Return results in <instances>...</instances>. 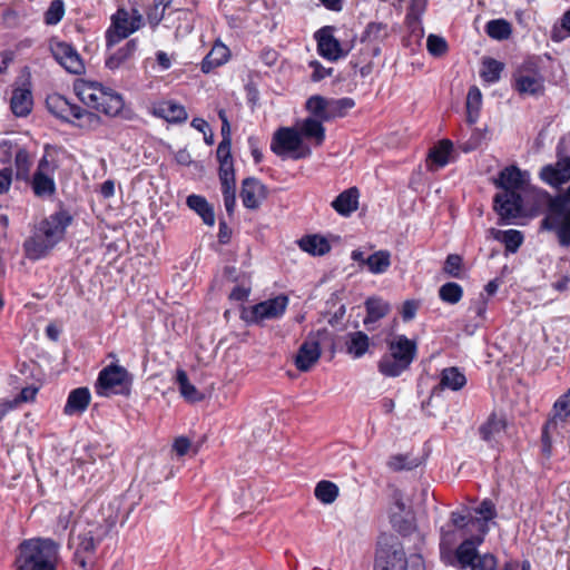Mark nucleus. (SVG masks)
<instances>
[{
	"mask_svg": "<svg viewBox=\"0 0 570 570\" xmlns=\"http://www.w3.org/2000/svg\"><path fill=\"white\" fill-rule=\"evenodd\" d=\"M321 357L320 343L316 340H306L295 357V365L301 372H307Z\"/></svg>",
	"mask_w": 570,
	"mask_h": 570,
	"instance_id": "19",
	"label": "nucleus"
},
{
	"mask_svg": "<svg viewBox=\"0 0 570 570\" xmlns=\"http://www.w3.org/2000/svg\"><path fill=\"white\" fill-rule=\"evenodd\" d=\"M65 14V3L62 0L51 1L48 10L45 12V22L55 26L61 21Z\"/></svg>",
	"mask_w": 570,
	"mask_h": 570,
	"instance_id": "54",
	"label": "nucleus"
},
{
	"mask_svg": "<svg viewBox=\"0 0 570 570\" xmlns=\"http://www.w3.org/2000/svg\"><path fill=\"white\" fill-rule=\"evenodd\" d=\"M468 532H461L456 529H442L440 541L441 560H445L446 553H453L452 548L460 538H463Z\"/></svg>",
	"mask_w": 570,
	"mask_h": 570,
	"instance_id": "43",
	"label": "nucleus"
},
{
	"mask_svg": "<svg viewBox=\"0 0 570 570\" xmlns=\"http://www.w3.org/2000/svg\"><path fill=\"white\" fill-rule=\"evenodd\" d=\"M485 31L489 37L495 40H505L512 32L511 24L504 19L489 21L485 26Z\"/></svg>",
	"mask_w": 570,
	"mask_h": 570,
	"instance_id": "48",
	"label": "nucleus"
},
{
	"mask_svg": "<svg viewBox=\"0 0 570 570\" xmlns=\"http://www.w3.org/2000/svg\"><path fill=\"white\" fill-rule=\"evenodd\" d=\"M504 421L499 419L495 414H492L488 421L480 426V434L484 441L491 442L504 431Z\"/></svg>",
	"mask_w": 570,
	"mask_h": 570,
	"instance_id": "41",
	"label": "nucleus"
},
{
	"mask_svg": "<svg viewBox=\"0 0 570 570\" xmlns=\"http://www.w3.org/2000/svg\"><path fill=\"white\" fill-rule=\"evenodd\" d=\"M78 97L85 105L109 117L118 116L124 108L121 95L99 82H83L78 88Z\"/></svg>",
	"mask_w": 570,
	"mask_h": 570,
	"instance_id": "4",
	"label": "nucleus"
},
{
	"mask_svg": "<svg viewBox=\"0 0 570 570\" xmlns=\"http://www.w3.org/2000/svg\"><path fill=\"white\" fill-rule=\"evenodd\" d=\"M46 105L53 116L82 129H96L101 122L98 115L71 102L59 94L49 95Z\"/></svg>",
	"mask_w": 570,
	"mask_h": 570,
	"instance_id": "3",
	"label": "nucleus"
},
{
	"mask_svg": "<svg viewBox=\"0 0 570 570\" xmlns=\"http://www.w3.org/2000/svg\"><path fill=\"white\" fill-rule=\"evenodd\" d=\"M364 266L372 274H383L391 266V253L386 249H380L366 257Z\"/></svg>",
	"mask_w": 570,
	"mask_h": 570,
	"instance_id": "35",
	"label": "nucleus"
},
{
	"mask_svg": "<svg viewBox=\"0 0 570 570\" xmlns=\"http://www.w3.org/2000/svg\"><path fill=\"white\" fill-rule=\"evenodd\" d=\"M33 105L32 95L29 88L18 87L12 91L10 108L17 117H26L31 112Z\"/></svg>",
	"mask_w": 570,
	"mask_h": 570,
	"instance_id": "24",
	"label": "nucleus"
},
{
	"mask_svg": "<svg viewBox=\"0 0 570 570\" xmlns=\"http://www.w3.org/2000/svg\"><path fill=\"white\" fill-rule=\"evenodd\" d=\"M288 297L278 295L255 304L242 313V318L249 324H259L266 320L279 318L286 311Z\"/></svg>",
	"mask_w": 570,
	"mask_h": 570,
	"instance_id": "9",
	"label": "nucleus"
},
{
	"mask_svg": "<svg viewBox=\"0 0 570 570\" xmlns=\"http://www.w3.org/2000/svg\"><path fill=\"white\" fill-rule=\"evenodd\" d=\"M186 203L190 209L196 212L202 217L206 225L213 226L215 224L214 209L205 197L199 195H189Z\"/></svg>",
	"mask_w": 570,
	"mask_h": 570,
	"instance_id": "33",
	"label": "nucleus"
},
{
	"mask_svg": "<svg viewBox=\"0 0 570 570\" xmlns=\"http://www.w3.org/2000/svg\"><path fill=\"white\" fill-rule=\"evenodd\" d=\"M303 138L314 139L315 145L320 146L325 140V128L320 119L307 117L299 125L297 130Z\"/></svg>",
	"mask_w": 570,
	"mask_h": 570,
	"instance_id": "29",
	"label": "nucleus"
},
{
	"mask_svg": "<svg viewBox=\"0 0 570 570\" xmlns=\"http://www.w3.org/2000/svg\"><path fill=\"white\" fill-rule=\"evenodd\" d=\"M504 65L493 58H485L482 61L480 75L485 82L494 83L499 81Z\"/></svg>",
	"mask_w": 570,
	"mask_h": 570,
	"instance_id": "44",
	"label": "nucleus"
},
{
	"mask_svg": "<svg viewBox=\"0 0 570 570\" xmlns=\"http://www.w3.org/2000/svg\"><path fill=\"white\" fill-rule=\"evenodd\" d=\"M71 216L65 212H57L49 217L42 219L37 228L52 242L58 244L65 236L67 227L71 224Z\"/></svg>",
	"mask_w": 570,
	"mask_h": 570,
	"instance_id": "14",
	"label": "nucleus"
},
{
	"mask_svg": "<svg viewBox=\"0 0 570 570\" xmlns=\"http://www.w3.org/2000/svg\"><path fill=\"white\" fill-rule=\"evenodd\" d=\"M306 109L312 115L311 118L328 121L327 118V98L315 95L307 99Z\"/></svg>",
	"mask_w": 570,
	"mask_h": 570,
	"instance_id": "45",
	"label": "nucleus"
},
{
	"mask_svg": "<svg viewBox=\"0 0 570 570\" xmlns=\"http://www.w3.org/2000/svg\"><path fill=\"white\" fill-rule=\"evenodd\" d=\"M426 47L432 56L440 57L448 51V43L443 37L430 35L426 39Z\"/></svg>",
	"mask_w": 570,
	"mask_h": 570,
	"instance_id": "55",
	"label": "nucleus"
},
{
	"mask_svg": "<svg viewBox=\"0 0 570 570\" xmlns=\"http://www.w3.org/2000/svg\"><path fill=\"white\" fill-rule=\"evenodd\" d=\"M229 49L222 42H215L212 50L206 55L202 62L203 72H209L214 68L224 65L229 58Z\"/></svg>",
	"mask_w": 570,
	"mask_h": 570,
	"instance_id": "31",
	"label": "nucleus"
},
{
	"mask_svg": "<svg viewBox=\"0 0 570 570\" xmlns=\"http://www.w3.org/2000/svg\"><path fill=\"white\" fill-rule=\"evenodd\" d=\"M463 296V288L460 284L449 282L443 284L439 289V297L448 304H456Z\"/></svg>",
	"mask_w": 570,
	"mask_h": 570,
	"instance_id": "49",
	"label": "nucleus"
},
{
	"mask_svg": "<svg viewBox=\"0 0 570 570\" xmlns=\"http://www.w3.org/2000/svg\"><path fill=\"white\" fill-rule=\"evenodd\" d=\"M90 403V392L87 387H78L72 390L67 399L63 407L66 415H75L83 413Z\"/></svg>",
	"mask_w": 570,
	"mask_h": 570,
	"instance_id": "25",
	"label": "nucleus"
},
{
	"mask_svg": "<svg viewBox=\"0 0 570 570\" xmlns=\"http://www.w3.org/2000/svg\"><path fill=\"white\" fill-rule=\"evenodd\" d=\"M50 50L56 61L66 69V71L73 75H81L85 72V63L78 51L65 41H58L51 45Z\"/></svg>",
	"mask_w": 570,
	"mask_h": 570,
	"instance_id": "11",
	"label": "nucleus"
},
{
	"mask_svg": "<svg viewBox=\"0 0 570 570\" xmlns=\"http://www.w3.org/2000/svg\"><path fill=\"white\" fill-rule=\"evenodd\" d=\"M314 494L322 503L331 504L338 495V488L335 483L323 480L316 484Z\"/></svg>",
	"mask_w": 570,
	"mask_h": 570,
	"instance_id": "46",
	"label": "nucleus"
},
{
	"mask_svg": "<svg viewBox=\"0 0 570 570\" xmlns=\"http://www.w3.org/2000/svg\"><path fill=\"white\" fill-rule=\"evenodd\" d=\"M366 316L363 321L368 331L374 330V324L385 317L390 312V305L381 298L370 297L365 301Z\"/></svg>",
	"mask_w": 570,
	"mask_h": 570,
	"instance_id": "26",
	"label": "nucleus"
},
{
	"mask_svg": "<svg viewBox=\"0 0 570 570\" xmlns=\"http://www.w3.org/2000/svg\"><path fill=\"white\" fill-rule=\"evenodd\" d=\"M466 384L465 375L458 367H448L441 372L442 389L459 391Z\"/></svg>",
	"mask_w": 570,
	"mask_h": 570,
	"instance_id": "37",
	"label": "nucleus"
},
{
	"mask_svg": "<svg viewBox=\"0 0 570 570\" xmlns=\"http://www.w3.org/2000/svg\"><path fill=\"white\" fill-rule=\"evenodd\" d=\"M387 24L383 22H371L363 33V41H381L387 37Z\"/></svg>",
	"mask_w": 570,
	"mask_h": 570,
	"instance_id": "52",
	"label": "nucleus"
},
{
	"mask_svg": "<svg viewBox=\"0 0 570 570\" xmlns=\"http://www.w3.org/2000/svg\"><path fill=\"white\" fill-rule=\"evenodd\" d=\"M558 161L544 166L540 177L553 187H560L570 179V132L562 137L557 147Z\"/></svg>",
	"mask_w": 570,
	"mask_h": 570,
	"instance_id": "8",
	"label": "nucleus"
},
{
	"mask_svg": "<svg viewBox=\"0 0 570 570\" xmlns=\"http://www.w3.org/2000/svg\"><path fill=\"white\" fill-rule=\"evenodd\" d=\"M528 181V174L521 171L517 166L505 167L495 181L498 187L504 189V191H515L523 189Z\"/></svg>",
	"mask_w": 570,
	"mask_h": 570,
	"instance_id": "20",
	"label": "nucleus"
},
{
	"mask_svg": "<svg viewBox=\"0 0 570 570\" xmlns=\"http://www.w3.org/2000/svg\"><path fill=\"white\" fill-rule=\"evenodd\" d=\"M360 193L356 187H351L341 193L333 202L332 207L342 216L348 217L358 207Z\"/></svg>",
	"mask_w": 570,
	"mask_h": 570,
	"instance_id": "23",
	"label": "nucleus"
},
{
	"mask_svg": "<svg viewBox=\"0 0 570 570\" xmlns=\"http://www.w3.org/2000/svg\"><path fill=\"white\" fill-rule=\"evenodd\" d=\"M461 266H462V257L458 254H450L443 266V271L451 277H460L461 276Z\"/></svg>",
	"mask_w": 570,
	"mask_h": 570,
	"instance_id": "56",
	"label": "nucleus"
},
{
	"mask_svg": "<svg viewBox=\"0 0 570 570\" xmlns=\"http://www.w3.org/2000/svg\"><path fill=\"white\" fill-rule=\"evenodd\" d=\"M514 89L520 95L537 96L543 94L544 79L542 75L534 69L531 61L524 62L514 73Z\"/></svg>",
	"mask_w": 570,
	"mask_h": 570,
	"instance_id": "10",
	"label": "nucleus"
},
{
	"mask_svg": "<svg viewBox=\"0 0 570 570\" xmlns=\"http://www.w3.org/2000/svg\"><path fill=\"white\" fill-rule=\"evenodd\" d=\"M522 198L519 193L503 191L494 197V209L503 220L517 218L521 213Z\"/></svg>",
	"mask_w": 570,
	"mask_h": 570,
	"instance_id": "17",
	"label": "nucleus"
},
{
	"mask_svg": "<svg viewBox=\"0 0 570 570\" xmlns=\"http://www.w3.org/2000/svg\"><path fill=\"white\" fill-rule=\"evenodd\" d=\"M487 304L488 302L485 297L483 294H480V296L471 304L469 311L473 312L478 317L483 320L487 312Z\"/></svg>",
	"mask_w": 570,
	"mask_h": 570,
	"instance_id": "63",
	"label": "nucleus"
},
{
	"mask_svg": "<svg viewBox=\"0 0 570 570\" xmlns=\"http://www.w3.org/2000/svg\"><path fill=\"white\" fill-rule=\"evenodd\" d=\"M18 570H56L59 546L51 539L35 538L19 544Z\"/></svg>",
	"mask_w": 570,
	"mask_h": 570,
	"instance_id": "1",
	"label": "nucleus"
},
{
	"mask_svg": "<svg viewBox=\"0 0 570 570\" xmlns=\"http://www.w3.org/2000/svg\"><path fill=\"white\" fill-rule=\"evenodd\" d=\"M14 163H16V166H17L19 171L20 170L28 171L29 165H30V159H29L28 151L24 150V149H19L16 153Z\"/></svg>",
	"mask_w": 570,
	"mask_h": 570,
	"instance_id": "64",
	"label": "nucleus"
},
{
	"mask_svg": "<svg viewBox=\"0 0 570 570\" xmlns=\"http://www.w3.org/2000/svg\"><path fill=\"white\" fill-rule=\"evenodd\" d=\"M219 163V180H235V170L233 159L222 160Z\"/></svg>",
	"mask_w": 570,
	"mask_h": 570,
	"instance_id": "61",
	"label": "nucleus"
},
{
	"mask_svg": "<svg viewBox=\"0 0 570 570\" xmlns=\"http://www.w3.org/2000/svg\"><path fill=\"white\" fill-rule=\"evenodd\" d=\"M497 558L491 553L480 556L470 567L471 570H497Z\"/></svg>",
	"mask_w": 570,
	"mask_h": 570,
	"instance_id": "58",
	"label": "nucleus"
},
{
	"mask_svg": "<svg viewBox=\"0 0 570 570\" xmlns=\"http://www.w3.org/2000/svg\"><path fill=\"white\" fill-rule=\"evenodd\" d=\"M407 367L409 365L391 354L384 355L379 362V371L390 377L401 375Z\"/></svg>",
	"mask_w": 570,
	"mask_h": 570,
	"instance_id": "40",
	"label": "nucleus"
},
{
	"mask_svg": "<svg viewBox=\"0 0 570 570\" xmlns=\"http://www.w3.org/2000/svg\"><path fill=\"white\" fill-rule=\"evenodd\" d=\"M390 354L410 366L416 353V344L404 335L397 336L389 344Z\"/></svg>",
	"mask_w": 570,
	"mask_h": 570,
	"instance_id": "22",
	"label": "nucleus"
},
{
	"mask_svg": "<svg viewBox=\"0 0 570 570\" xmlns=\"http://www.w3.org/2000/svg\"><path fill=\"white\" fill-rule=\"evenodd\" d=\"M354 107L352 98H327V118L328 120L345 116L346 111Z\"/></svg>",
	"mask_w": 570,
	"mask_h": 570,
	"instance_id": "47",
	"label": "nucleus"
},
{
	"mask_svg": "<svg viewBox=\"0 0 570 570\" xmlns=\"http://www.w3.org/2000/svg\"><path fill=\"white\" fill-rule=\"evenodd\" d=\"M453 145L450 140L443 139L434 146L428 157V167L432 170L444 167L449 163Z\"/></svg>",
	"mask_w": 570,
	"mask_h": 570,
	"instance_id": "30",
	"label": "nucleus"
},
{
	"mask_svg": "<svg viewBox=\"0 0 570 570\" xmlns=\"http://www.w3.org/2000/svg\"><path fill=\"white\" fill-rule=\"evenodd\" d=\"M499 234L501 236H497V238L504 244L507 252L510 253H515L523 242L522 233L517 229L499 232Z\"/></svg>",
	"mask_w": 570,
	"mask_h": 570,
	"instance_id": "50",
	"label": "nucleus"
},
{
	"mask_svg": "<svg viewBox=\"0 0 570 570\" xmlns=\"http://www.w3.org/2000/svg\"><path fill=\"white\" fill-rule=\"evenodd\" d=\"M154 115L168 122H183L187 119L184 106L174 101H163L154 107Z\"/></svg>",
	"mask_w": 570,
	"mask_h": 570,
	"instance_id": "28",
	"label": "nucleus"
},
{
	"mask_svg": "<svg viewBox=\"0 0 570 570\" xmlns=\"http://www.w3.org/2000/svg\"><path fill=\"white\" fill-rule=\"evenodd\" d=\"M170 3L171 0H154V17L150 14L149 18L154 19L156 24L159 23Z\"/></svg>",
	"mask_w": 570,
	"mask_h": 570,
	"instance_id": "62",
	"label": "nucleus"
},
{
	"mask_svg": "<svg viewBox=\"0 0 570 570\" xmlns=\"http://www.w3.org/2000/svg\"><path fill=\"white\" fill-rule=\"evenodd\" d=\"M332 27H324L315 33L317 51L331 61H336L345 56L340 41L332 35Z\"/></svg>",
	"mask_w": 570,
	"mask_h": 570,
	"instance_id": "15",
	"label": "nucleus"
},
{
	"mask_svg": "<svg viewBox=\"0 0 570 570\" xmlns=\"http://www.w3.org/2000/svg\"><path fill=\"white\" fill-rule=\"evenodd\" d=\"M271 150L279 157L291 156L294 159L311 155L309 148H303V139L299 132L292 127H282L274 132Z\"/></svg>",
	"mask_w": 570,
	"mask_h": 570,
	"instance_id": "7",
	"label": "nucleus"
},
{
	"mask_svg": "<svg viewBox=\"0 0 570 570\" xmlns=\"http://www.w3.org/2000/svg\"><path fill=\"white\" fill-rule=\"evenodd\" d=\"M482 541L483 535L476 539H464L453 553L445 554V560L443 562L453 567L460 566L462 569L470 568L480 557L478 554L476 547Z\"/></svg>",
	"mask_w": 570,
	"mask_h": 570,
	"instance_id": "13",
	"label": "nucleus"
},
{
	"mask_svg": "<svg viewBox=\"0 0 570 570\" xmlns=\"http://www.w3.org/2000/svg\"><path fill=\"white\" fill-rule=\"evenodd\" d=\"M562 30H566L568 32V36H570V10L564 12V14L561 18V28L554 27L551 32V39L554 42L562 41L566 36L562 33Z\"/></svg>",
	"mask_w": 570,
	"mask_h": 570,
	"instance_id": "59",
	"label": "nucleus"
},
{
	"mask_svg": "<svg viewBox=\"0 0 570 570\" xmlns=\"http://www.w3.org/2000/svg\"><path fill=\"white\" fill-rule=\"evenodd\" d=\"M79 543L76 551V559L78 560L81 568H86L87 561L86 557H83V553L92 554L97 548V541L94 538L91 532H86L82 534H79L78 537Z\"/></svg>",
	"mask_w": 570,
	"mask_h": 570,
	"instance_id": "42",
	"label": "nucleus"
},
{
	"mask_svg": "<svg viewBox=\"0 0 570 570\" xmlns=\"http://www.w3.org/2000/svg\"><path fill=\"white\" fill-rule=\"evenodd\" d=\"M553 410L556 416L561 420L570 415V389L556 401Z\"/></svg>",
	"mask_w": 570,
	"mask_h": 570,
	"instance_id": "57",
	"label": "nucleus"
},
{
	"mask_svg": "<svg viewBox=\"0 0 570 570\" xmlns=\"http://www.w3.org/2000/svg\"><path fill=\"white\" fill-rule=\"evenodd\" d=\"M298 245L302 250L312 255H325L331 250V245L326 238L320 235H308L299 239Z\"/></svg>",
	"mask_w": 570,
	"mask_h": 570,
	"instance_id": "34",
	"label": "nucleus"
},
{
	"mask_svg": "<svg viewBox=\"0 0 570 570\" xmlns=\"http://www.w3.org/2000/svg\"><path fill=\"white\" fill-rule=\"evenodd\" d=\"M56 167L43 156L38 164L31 180V187L36 196H51L56 191L53 173Z\"/></svg>",
	"mask_w": 570,
	"mask_h": 570,
	"instance_id": "12",
	"label": "nucleus"
},
{
	"mask_svg": "<svg viewBox=\"0 0 570 570\" xmlns=\"http://www.w3.org/2000/svg\"><path fill=\"white\" fill-rule=\"evenodd\" d=\"M451 525L453 529H456L461 532H466L465 528L469 525L476 527V522H479L478 518H473L470 515L466 509L463 512L453 511L450 517Z\"/></svg>",
	"mask_w": 570,
	"mask_h": 570,
	"instance_id": "51",
	"label": "nucleus"
},
{
	"mask_svg": "<svg viewBox=\"0 0 570 570\" xmlns=\"http://www.w3.org/2000/svg\"><path fill=\"white\" fill-rule=\"evenodd\" d=\"M57 244L45 236L37 227L33 234L23 243L26 256L31 261H38L49 254Z\"/></svg>",
	"mask_w": 570,
	"mask_h": 570,
	"instance_id": "18",
	"label": "nucleus"
},
{
	"mask_svg": "<svg viewBox=\"0 0 570 570\" xmlns=\"http://www.w3.org/2000/svg\"><path fill=\"white\" fill-rule=\"evenodd\" d=\"M132 376L121 365L110 364L99 372L95 390L99 396H128L131 392Z\"/></svg>",
	"mask_w": 570,
	"mask_h": 570,
	"instance_id": "5",
	"label": "nucleus"
},
{
	"mask_svg": "<svg viewBox=\"0 0 570 570\" xmlns=\"http://www.w3.org/2000/svg\"><path fill=\"white\" fill-rule=\"evenodd\" d=\"M138 42L136 39H131L115 53L106 59V67L110 70L120 68L125 62L131 59L137 51Z\"/></svg>",
	"mask_w": 570,
	"mask_h": 570,
	"instance_id": "32",
	"label": "nucleus"
},
{
	"mask_svg": "<svg viewBox=\"0 0 570 570\" xmlns=\"http://www.w3.org/2000/svg\"><path fill=\"white\" fill-rule=\"evenodd\" d=\"M370 348V337L362 331L347 333L345 336V351L353 358H361Z\"/></svg>",
	"mask_w": 570,
	"mask_h": 570,
	"instance_id": "27",
	"label": "nucleus"
},
{
	"mask_svg": "<svg viewBox=\"0 0 570 570\" xmlns=\"http://www.w3.org/2000/svg\"><path fill=\"white\" fill-rule=\"evenodd\" d=\"M466 119L470 124H475L482 106V94L476 86H472L466 96Z\"/></svg>",
	"mask_w": 570,
	"mask_h": 570,
	"instance_id": "38",
	"label": "nucleus"
},
{
	"mask_svg": "<svg viewBox=\"0 0 570 570\" xmlns=\"http://www.w3.org/2000/svg\"><path fill=\"white\" fill-rule=\"evenodd\" d=\"M267 197L266 186L254 177H247L242 183L240 198L248 209H257Z\"/></svg>",
	"mask_w": 570,
	"mask_h": 570,
	"instance_id": "16",
	"label": "nucleus"
},
{
	"mask_svg": "<svg viewBox=\"0 0 570 570\" xmlns=\"http://www.w3.org/2000/svg\"><path fill=\"white\" fill-rule=\"evenodd\" d=\"M420 464L417 459H411L407 454H396L390 458L387 465L393 471L412 470Z\"/></svg>",
	"mask_w": 570,
	"mask_h": 570,
	"instance_id": "53",
	"label": "nucleus"
},
{
	"mask_svg": "<svg viewBox=\"0 0 570 570\" xmlns=\"http://www.w3.org/2000/svg\"><path fill=\"white\" fill-rule=\"evenodd\" d=\"M547 213L540 228L556 232L561 246H570V185L564 194L547 195Z\"/></svg>",
	"mask_w": 570,
	"mask_h": 570,
	"instance_id": "2",
	"label": "nucleus"
},
{
	"mask_svg": "<svg viewBox=\"0 0 570 570\" xmlns=\"http://www.w3.org/2000/svg\"><path fill=\"white\" fill-rule=\"evenodd\" d=\"M375 570H407V560L402 549L382 550L375 560Z\"/></svg>",
	"mask_w": 570,
	"mask_h": 570,
	"instance_id": "21",
	"label": "nucleus"
},
{
	"mask_svg": "<svg viewBox=\"0 0 570 570\" xmlns=\"http://www.w3.org/2000/svg\"><path fill=\"white\" fill-rule=\"evenodd\" d=\"M141 27L142 16L137 9L131 8L130 10H127L125 8H119L116 13L111 16V24L106 31L107 47L117 45Z\"/></svg>",
	"mask_w": 570,
	"mask_h": 570,
	"instance_id": "6",
	"label": "nucleus"
},
{
	"mask_svg": "<svg viewBox=\"0 0 570 570\" xmlns=\"http://www.w3.org/2000/svg\"><path fill=\"white\" fill-rule=\"evenodd\" d=\"M309 67L313 69L311 79L315 82L323 80L333 72V68H325L321 62L313 60L309 62Z\"/></svg>",
	"mask_w": 570,
	"mask_h": 570,
	"instance_id": "60",
	"label": "nucleus"
},
{
	"mask_svg": "<svg viewBox=\"0 0 570 570\" xmlns=\"http://www.w3.org/2000/svg\"><path fill=\"white\" fill-rule=\"evenodd\" d=\"M475 512L480 515L479 522H476L478 530L484 535L489 531L488 522L497 517V509L494 503L485 499L475 509Z\"/></svg>",
	"mask_w": 570,
	"mask_h": 570,
	"instance_id": "39",
	"label": "nucleus"
},
{
	"mask_svg": "<svg viewBox=\"0 0 570 570\" xmlns=\"http://www.w3.org/2000/svg\"><path fill=\"white\" fill-rule=\"evenodd\" d=\"M176 382L180 395L190 403L199 402L204 399V394L199 392L194 384L188 380L187 373L184 370H178L176 374Z\"/></svg>",
	"mask_w": 570,
	"mask_h": 570,
	"instance_id": "36",
	"label": "nucleus"
}]
</instances>
